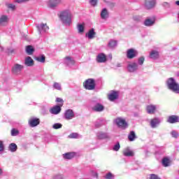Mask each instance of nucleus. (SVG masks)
<instances>
[{"label":"nucleus","mask_w":179,"mask_h":179,"mask_svg":"<svg viewBox=\"0 0 179 179\" xmlns=\"http://www.w3.org/2000/svg\"><path fill=\"white\" fill-rule=\"evenodd\" d=\"M64 159H68V152L63 155Z\"/></svg>","instance_id":"54"},{"label":"nucleus","mask_w":179,"mask_h":179,"mask_svg":"<svg viewBox=\"0 0 179 179\" xmlns=\"http://www.w3.org/2000/svg\"><path fill=\"white\" fill-rule=\"evenodd\" d=\"M118 98V94L116 92H111V94H109L108 99L110 101H115V99H117Z\"/></svg>","instance_id":"26"},{"label":"nucleus","mask_w":179,"mask_h":179,"mask_svg":"<svg viewBox=\"0 0 179 179\" xmlns=\"http://www.w3.org/2000/svg\"><path fill=\"white\" fill-rule=\"evenodd\" d=\"M161 120L159 117H154V119H151L150 122V127L152 129H156L160 124Z\"/></svg>","instance_id":"11"},{"label":"nucleus","mask_w":179,"mask_h":179,"mask_svg":"<svg viewBox=\"0 0 179 179\" xmlns=\"http://www.w3.org/2000/svg\"><path fill=\"white\" fill-rule=\"evenodd\" d=\"M96 137L99 140L110 138L108 133H104L103 131H98V133H96Z\"/></svg>","instance_id":"13"},{"label":"nucleus","mask_w":179,"mask_h":179,"mask_svg":"<svg viewBox=\"0 0 179 179\" xmlns=\"http://www.w3.org/2000/svg\"><path fill=\"white\" fill-rule=\"evenodd\" d=\"M162 164L163 166H165V167H167L170 164V159L169 158H163L162 159Z\"/></svg>","instance_id":"32"},{"label":"nucleus","mask_w":179,"mask_h":179,"mask_svg":"<svg viewBox=\"0 0 179 179\" xmlns=\"http://www.w3.org/2000/svg\"><path fill=\"white\" fill-rule=\"evenodd\" d=\"M176 3L179 6V1H176Z\"/></svg>","instance_id":"58"},{"label":"nucleus","mask_w":179,"mask_h":179,"mask_svg":"<svg viewBox=\"0 0 179 179\" xmlns=\"http://www.w3.org/2000/svg\"><path fill=\"white\" fill-rule=\"evenodd\" d=\"M150 179H161L157 174L152 173L150 174Z\"/></svg>","instance_id":"43"},{"label":"nucleus","mask_w":179,"mask_h":179,"mask_svg":"<svg viewBox=\"0 0 179 179\" xmlns=\"http://www.w3.org/2000/svg\"><path fill=\"white\" fill-rule=\"evenodd\" d=\"M171 136H172L173 138H178L179 133L176 130H172V131H171Z\"/></svg>","instance_id":"35"},{"label":"nucleus","mask_w":179,"mask_h":179,"mask_svg":"<svg viewBox=\"0 0 179 179\" xmlns=\"http://www.w3.org/2000/svg\"><path fill=\"white\" fill-rule=\"evenodd\" d=\"M2 173H3L2 169H0V176H2Z\"/></svg>","instance_id":"57"},{"label":"nucleus","mask_w":179,"mask_h":179,"mask_svg":"<svg viewBox=\"0 0 179 179\" xmlns=\"http://www.w3.org/2000/svg\"><path fill=\"white\" fill-rule=\"evenodd\" d=\"M109 57H110V59H112V58H113L112 55H109Z\"/></svg>","instance_id":"60"},{"label":"nucleus","mask_w":179,"mask_h":179,"mask_svg":"<svg viewBox=\"0 0 179 179\" xmlns=\"http://www.w3.org/2000/svg\"><path fill=\"white\" fill-rule=\"evenodd\" d=\"M123 154L124 156H134V152L132 150H130L129 147H127L123 150Z\"/></svg>","instance_id":"23"},{"label":"nucleus","mask_w":179,"mask_h":179,"mask_svg":"<svg viewBox=\"0 0 179 179\" xmlns=\"http://www.w3.org/2000/svg\"><path fill=\"white\" fill-rule=\"evenodd\" d=\"M133 19L136 22H139V20H141V16H138V15L133 16Z\"/></svg>","instance_id":"50"},{"label":"nucleus","mask_w":179,"mask_h":179,"mask_svg":"<svg viewBox=\"0 0 179 179\" xmlns=\"http://www.w3.org/2000/svg\"><path fill=\"white\" fill-rule=\"evenodd\" d=\"M85 179H89V178H85Z\"/></svg>","instance_id":"63"},{"label":"nucleus","mask_w":179,"mask_h":179,"mask_svg":"<svg viewBox=\"0 0 179 179\" xmlns=\"http://www.w3.org/2000/svg\"><path fill=\"white\" fill-rule=\"evenodd\" d=\"M76 155V152H69V159H73V157H74Z\"/></svg>","instance_id":"49"},{"label":"nucleus","mask_w":179,"mask_h":179,"mask_svg":"<svg viewBox=\"0 0 179 179\" xmlns=\"http://www.w3.org/2000/svg\"><path fill=\"white\" fill-rule=\"evenodd\" d=\"M59 17L63 23L66 24L68 23V12L67 11H62L60 13Z\"/></svg>","instance_id":"15"},{"label":"nucleus","mask_w":179,"mask_h":179,"mask_svg":"<svg viewBox=\"0 0 179 179\" xmlns=\"http://www.w3.org/2000/svg\"><path fill=\"white\" fill-rule=\"evenodd\" d=\"M104 106L101 103H96L92 108V110L94 112H103L104 110Z\"/></svg>","instance_id":"18"},{"label":"nucleus","mask_w":179,"mask_h":179,"mask_svg":"<svg viewBox=\"0 0 179 179\" xmlns=\"http://www.w3.org/2000/svg\"><path fill=\"white\" fill-rule=\"evenodd\" d=\"M94 176L95 177H96V178L99 177L98 173H94Z\"/></svg>","instance_id":"55"},{"label":"nucleus","mask_w":179,"mask_h":179,"mask_svg":"<svg viewBox=\"0 0 179 179\" xmlns=\"http://www.w3.org/2000/svg\"><path fill=\"white\" fill-rule=\"evenodd\" d=\"M155 23V17H147V19L143 22L144 26H146L147 27H151L152 26H154Z\"/></svg>","instance_id":"6"},{"label":"nucleus","mask_w":179,"mask_h":179,"mask_svg":"<svg viewBox=\"0 0 179 179\" xmlns=\"http://www.w3.org/2000/svg\"><path fill=\"white\" fill-rule=\"evenodd\" d=\"M162 6L165 8H169L170 3L169 2H163Z\"/></svg>","instance_id":"51"},{"label":"nucleus","mask_w":179,"mask_h":179,"mask_svg":"<svg viewBox=\"0 0 179 179\" xmlns=\"http://www.w3.org/2000/svg\"><path fill=\"white\" fill-rule=\"evenodd\" d=\"M66 113H68V111H66L65 117H66V118H68V115H66Z\"/></svg>","instance_id":"59"},{"label":"nucleus","mask_w":179,"mask_h":179,"mask_svg":"<svg viewBox=\"0 0 179 179\" xmlns=\"http://www.w3.org/2000/svg\"><path fill=\"white\" fill-rule=\"evenodd\" d=\"M128 138H129V141H134V140H136V138L135 131H130V133L128 136Z\"/></svg>","instance_id":"29"},{"label":"nucleus","mask_w":179,"mask_h":179,"mask_svg":"<svg viewBox=\"0 0 179 179\" xmlns=\"http://www.w3.org/2000/svg\"><path fill=\"white\" fill-rule=\"evenodd\" d=\"M36 61H38V62H45V56L44 55H42L39 57H37L35 58Z\"/></svg>","instance_id":"30"},{"label":"nucleus","mask_w":179,"mask_h":179,"mask_svg":"<svg viewBox=\"0 0 179 179\" xmlns=\"http://www.w3.org/2000/svg\"><path fill=\"white\" fill-rule=\"evenodd\" d=\"M17 135H19V130L13 129L11 130V136H17Z\"/></svg>","instance_id":"39"},{"label":"nucleus","mask_w":179,"mask_h":179,"mask_svg":"<svg viewBox=\"0 0 179 179\" xmlns=\"http://www.w3.org/2000/svg\"><path fill=\"white\" fill-rule=\"evenodd\" d=\"M168 123H178L179 122V116H176V115H172L168 117L167 120Z\"/></svg>","instance_id":"16"},{"label":"nucleus","mask_w":179,"mask_h":179,"mask_svg":"<svg viewBox=\"0 0 179 179\" xmlns=\"http://www.w3.org/2000/svg\"><path fill=\"white\" fill-rule=\"evenodd\" d=\"M96 60L98 63H105L107 60V56L105 53H98Z\"/></svg>","instance_id":"12"},{"label":"nucleus","mask_w":179,"mask_h":179,"mask_svg":"<svg viewBox=\"0 0 179 179\" xmlns=\"http://www.w3.org/2000/svg\"><path fill=\"white\" fill-rule=\"evenodd\" d=\"M157 108V105H148L146 107V111L150 115H153L154 113H155Z\"/></svg>","instance_id":"14"},{"label":"nucleus","mask_w":179,"mask_h":179,"mask_svg":"<svg viewBox=\"0 0 179 179\" xmlns=\"http://www.w3.org/2000/svg\"><path fill=\"white\" fill-rule=\"evenodd\" d=\"M24 64L27 66H33L34 65V60L31 57L25 58Z\"/></svg>","instance_id":"21"},{"label":"nucleus","mask_w":179,"mask_h":179,"mask_svg":"<svg viewBox=\"0 0 179 179\" xmlns=\"http://www.w3.org/2000/svg\"><path fill=\"white\" fill-rule=\"evenodd\" d=\"M38 29H41V30H44V31H47V30H49V27L47 26V24H41L40 26L38 27Z\"/></svg>","instance_id":"34"},{"label":"nucleus","mask_w":179,"mask_h":179,"mask_svg":"<svg viewBox=\"0 0 179 179\" xmlns=\"http://www.w3.org/2000/svg\"><path fill=\"white\" fill-rule=\"evenodd\" d=\"M101 127V123H95V127L96 128V129H99V127Z\"/></svg>","instance_id":"53"},{"label":"nucleus","mask_w":179,"mask_h":179,"mask_svg":"<svg viewBox=\"0 0 179 179\" xmlns=\"http://www.w3.org/2000/svg\"><path fill=\"white\" fill-rule=\"evenodd\" d=\"M159 57V52L158 50H151L150 53V58L151 59H158Z\"/></svg>","instance_id":"19"},{"label":"nucleus","mask_w":179,"mask_h":179,"mask_svg":"<svg viewBox=\"0 0 179 179\" xmlns=\"http://www.w3.org/2000/svg\"><path fill=\"white\" fill-rule=\"evenodd\" d=\"M78 33H84L85 26L83 24H78Z\"/></svg>","instance_id":"38"},{"label":"nucleus","mask_w":179,"mask_h":179,"mask_svg":"<svg viewBox=\"0 0 179 179\" xmlns=\"http://www.w3.org/2000/svg\"><path fill=\"white\" fill-rule=\"evenodd\" d=\"M95 36L96 32L94 31V29H91V30H90L86 34V37H87V38H89L90 40H92L93 38H94Z\"/></svg>","instance_id":"22"},{"label":"nucleus","mask_w":179,"mask_h":179,"mask_svg":"<svg viewBox=\"0 0 179 179\" xmlns=\"http://www.w3.org/2000/svg\"><path fill=\"white\" fill-rule=\"evenodd\" d=\"M5 146L3 145V141H0V152H3Z\"/></svg>","instance_id":"47"},{"label":"nucleus","mask_w":179,"mask_h":179,"mask_svg":"<svg viewBox=\"0 0 179 179\" xmlns=\"http://www.w3.org/2000/svg\"><path fill=\"white\" fill-rule=\"evenodd\" d=\"M76 62L74 60V59H72V57H70V56H69V67H73V66H74Z\"/></svg>","instance_id":"36"},{"label":"nucleus","mask_w":179,"mask_h":179,"mask_svg":"<svg viewBox=\"0 0 179 179\" xmlns=\"http://www.w3.org/2000/svg\"><path fill=\"white\" fill-rule=\"evenodd\" d=\"M60 3H62V0H50L48 2V6L49 8L54 9V8H57Z\"/></svg>","instance_id":"10"},{"label":"nucleus","mask_w":179,"mask_h":179,"mask_svg":"<svg viewBox=\"0 0 179 179\" xmlns=\"http://www.w3.org/2000/svg\"><path fill=\"white\" fill-rule=\"evenodd\" d=\"M53 86L55 89H57V90H61V85H59V83H55Z\"/></svg>","instance_id":"45"},{"label":"nucleus","mask_w":179,"mask_h":179,"mask_svg":"<svg viewBox=\"0 0 179 179\" xmlns=\"http://www.w3.org/2000/svg\"><path fill=\"white\" fill-rule=\"evenodd\" d=\"M115 123L117 125L118 127L122 129H126L127 127V123L124 119H122V117H117L115 119Z\"/></svg>","instance_id":"4"},{"label":"nucleus","mask_w":179,"mask_h":179,"mask_svg":"<svg viewBox=\"0 0 179 179\" xmlns=\"http://www.w3.org/2000/svg\"><path fill=\"white\" fill-rule=\"evenodd\" d=\"M7 6L8 9H11V10H15V9H16V6L13 4H8Z\"/></svg>","instance_id":"48"},{"label":"nucleus","mask_w":179,"mask_h":179,"mask_svg":"<svg viewBox=\"0 0 179 179\" xmlns=\"http://www.w3.org/2000/svg\"><path fill=\"white\" fill-rule=\"evenodd\" d=\"M54 129H59V128H62V124L61 123H56L53 124Z\"/></svg>","instance_id":"42"},{"label":"nucleus","mask_w":179,"mask_h":179,"mask_svg":"<svg viewBox=\"0 0 179 179\" xmlns=\"http://www.w3.org/2000/svg\"><path fill=\"white\" fill-rule=\"evenodd\" d=\"M74 17H75L74 13H72L69 10V26H70L72 24V20H73Z\"/></svg>","instance_id":"31"},{"label":"nucleus","mask_w":179,"mask_h":179,"mask_svg":"<svg viewBox=\"0 0 179 179\" xmlns=\"http://www.w3.org/2000/svg\"><path fill=\"white\" fill-rule=\"evenodd\" d=\"M81 136L78 134V133H71L70 136H69V138H81Z\"/></svg>","instance_id":"33"},{"label":"nucleus","mask_w":179,"mask_h":179,"mask_svg":"<svg viewBox=\"0 0 179 179\" xmlns=\"http://www.w3.org/2000/svg\"><path fill=\"white\" fill-rule=\"evenodd\" d=\"M165 84L168 90L176 94H179V83L174 77L166 78Z\"/></svg>","instance_id":"1"},{"label":"nucleus","mask_w":179,"mask_h":179,"mask_svg":"<svg viewBox=\"0 0 179 179\" xmlns=\"http://www.w3.org/2000/svg\"><path fill=\"white\" fill-rule=\"evenodd\" d=\"M83 85L86 90H94L96 88V83L94 78H87L83 83Z\"/></svg>","instance_id":"2"},{"label":"nucleus","mask_w":179,"mask_h":179,"mask_svg":"<svg viewBox=\"0 0 179 179\" xmlns=\"http://www.w3.org/2000/svg\"><path fill=\"white\" fill-rule=\"evenodd\" d=\"M75 117V113L72 109H69V120Z\"/></svg>","instance_id":"37"},{"label":"nucleus","mask_w":179,"mask_h":179,"mask_svg":"<svg viewBox=\"0 0 179 179\" xmlns=\"http://www.w3.org/2000/svg\"><path fill=\"white\" fill-rule=\"evenodd\" d=\"M8 149L10 152H16V150H17V145H16L15 143H10L8 146Z\"/></svg>","instance_id":"25"},{"label":"nucleus","mask_w":179,"mask_h":179,"mask_svg":"<svg viewBox=\"0 0 179 179\" xmlns=\"http://www.w3.org/2000/svg\"><path fill=\"white\" fill-rule=\"evenodd\" d=\"M157 5V0H145L144 6L146 9H153Z\"/></svg>","instance_id":"5"},{"label":"nucleus","mask_w":179,"mask_h":179,"mask_svg":"<svg viewBox=\"0 0 179 179\" xmlns=\"http://www.w3.org/2000/svg\"><path fill=\"white\" fill-rule=\"evenodd\" d=\"M25 51L28 55H33V52H34V48L31 45L26 46Z\"/></svg>","instance_id":"24"},{"label":"nucleus","mask_w":179,"mask_h":179,"mask_svg":"<svg viewBox=\"0 0 179 179\" xmlns=\"http://www.w3.org/2000/svg\"><path fill=\"white\" fill-rule=\"evenodd\" d=\"M29 124L30 127H37V125L40 124V119L31 118L29 120Z\"/></svg>","instance_id":"17"},{"label":"nucleus","mask_w":179,"mask_h":179,"mask_svg":"<svg viewBox=\"0 0 179 179\" xmlns=\"http://www.w3.org/2000/svg\"><path fill=\"white\" fill-rule=\"evenodd\" d=\"M29 0H16L17 3H22L23 2H29Z\"/></svg>","instance_id":"52"},{"label":"nucleus","mask_w":179,"mask_h":179,"mask_svg":"<svg viewBox=\"0 0 179 179\" xmlns=\"http://www.w3.org/2000/svg\"><path fill=\"white\" fill-rule=\"evenodd\" d=\"M121 66H122L121 63H117V67H121Z\"/></svg>","instance_id":"56"},{"label":"nucleus","mask_w":179,"mask_h":179,"mask_svg":"<svg viewBox=\"0 0 179 179\" xmlns=\"http://www.w3.org/2000/svg\"><path fill=\"white\" fill-rule=\"evenodd\" d=\"M10 52L12 53V52H15V50H10Z\"/></svg>","instance_id":"61"},{"label":"nucleus","mask_w":179,"mask_h":179,"mask_svg":"<svg viewBox=\"0 0 179 179\" xmlns=\"http://www.w3.org/2000/svg\"><path fill=\"white\" fill-rule=\"evenodd\" d=\"M24 66L22 64H16L12 68V72L14 75H20L22 72V69H23Z\"/></svg>","instance_id":"7"},{"label":"nucleus","mask_w":179,"mask_h":179,"mask_svg":"<svg viewBox=\"0 0 179 179\" xmlns=\"http://www.w3.org/2000/svg\"><path fill=\"white\" fill-rule=\"evenodd\" d=\"M144 62H145L144 56H141L140 57H138V64L142 65V64H143Z\"/></svg>","instance_id":"41"},{"label":"nucleus","mask_w":179,"mask_h":179,"mask_svg":"<svg viewBox=\"0 0 179 179\" xmlns=\"http://www.w3.org/2000/svg\"><path fill=\"white\" fill-rule=\"evenodd\" d=\"M117 45V42L115 40H110L108 44L109 48H115Z\"/></svg>","instance_id":"27"},{"label":"nucleus","mask_w":179,"mask_h":179,"mask_svg":"<svg viewBox=\"0 0 179 179\" xmlns=\"http://www.w3.org/2000/svg\"><path fill=\"white\" fill-rule=\"evenodd\" d=\"M114 177H115L114 174H113V173H111L110 171L107 173V174H106L105 176V178L106 179H112V178H114Z\"/></svg>","instance_id":"40"},{"label":"nucleus","mask_w":179,"mask_h":179,"mask_svg":"<svg viewBox=\"0 0 179 179\" xmlns=\"http://www.w3.org/2000/svg\"><path fill=\"white\" fill-rule=\"evenodd\" d=\"M138 55L137 50H135V49L131 48L128 49L127 52V57L128 59H133V58H135Z\"/></svg>","instance_id":"9"},{"label":"nucleus","mask_w":179,"mask_h":179,"mask_svg":"<svg viewBox=\"0 0 179 179\" xmlns=\"http://www.w3.org/2000/svg\"><path fill=\"white\" fill-rule=\"evenodd\" d=\"M138 69V64L136 62H129L127 64V70L130 73H134L137 71Z\"/></svg>","instance_id":"3"},{"label":"nucleus","mask_w":179,"mask_h":179,"mask_svg":"<svg viewBox=\"0 0 179 179\" xmlns=\"http://www.w3.org/2000/svg\"><path fill=\"white\" fill-rule=\"evenodd\" d=\"M113 150H116V152H117V150H120V143H117L114 145Z\"/></svg>","instance_id":"44"},{"label":"nucleus","mask_w":179,"mask_h":179,"mask_svg":"<svg viewBox=\"0 0 179 179\" xmlns=\"http://www.w3.org/2000/svg\"><path fill=\"white\" fill-rule=\"evenodd\" d=\"M61 107H62V104H59L52 107L50 109V114H53L54 115H57V114H59L61 113Z\"/></svg>","instance_id":"8"},{"label":"nucleus","mask_w":179,"mask_h":179,"mask_svg":"<svg viewBox=\"0 0 179 179\" xmlns=\"http://www.w3.org/2000/svg\"><path fill=\"white\" fill-rule=\"evenodd\" d=\"M101 19H103V20H106L108 19V17H109V13L106 8H104L103 9H102L101 12Z\"/></svg>","instance_id":"20"},{"label":"nucleus","mask_w":179,"mask_h":179,"mask_svg":"<svg viewBox=\"0 0 179 179\" xmlns=\"http://www.w3.org/2000/svg\"><path fill=\"white\" fill-rule=\"evenodd\" d=\"M178 19H179V12H178Z\"/></svg>","instance_id":"62"},{"label":"nucleus","mask_w":179,"mask_h":179,"mask_svg":"<svg viewBox=\"0 0 179 179\" xmlns=\"http://www.w3.org/2000/svg\"><path fill=\"white\" fill-rule=\"evenodd\" d=\"M56 103H59V104H62V106H64V99L61 98H57Z\"/></svg>","instance_id":"46"},{"label":"nucleus","mask_w":179,"mask_h":179,"mask_svg":"<svg viewBox=\"0 0 179 179\" xmlns=\"http://www.w3.org/2000/svg\"><path fill=\"white\" fill-rule=\"evenodd\" d=\"M8 22V16L6 15H1L0 17V26H3V23Z\"/></svg>","instance_id":"28"}]
</instances>
